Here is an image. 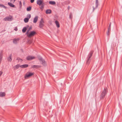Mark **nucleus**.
Returning <instances> with one entry per match:
<instances>
[{
	"label": "nucleus",
	"mask_w": 122,
	"mask_h": 122,
	"mask_svg": "<svg viewBox=\"0 0 122 122\" xmlns=\"http://www.w3.org/2000/svg\"><path fill=\"white\" fill-rule=\"evenodd\" d=\"M38 19V16H36L34 19L33 22L34 23H36Z\"/></svg>",
	"instance_id": "2eb2a0df"
},
{
	"label": "nucleus",
	"mask_w": 122,
	"mask_h": 122,
	"mask_svg": "<svg viewBox=\"0 0 122 122\" xmlns=\"http://www.w3.org/2000/svg\"><path fill=\"white\" fill-rule=\"evenodd\" d=\"M12 16L11 15H10L9 16H7L4 18V20L5 21H11L13 19Z\"/></svg>",
	"instance_id": "39448f33"
},
{
	"label": "nucleus",
	"mask_w": 122,
	"mask_h": 122,
	"mask_svg": "<svg viewBox=\"0 0 122 122\" xmlns=\"http://www.w3.org/2000/svg\"><path fill=\"white\" fill-rule=\"evenodd\" d=\"M49 3L51 5H55L56 4V3L55 1H49Z\"/></svg>",
	"instance_id": "412c9836"
},
{
	"label": "nucleus",
	"mask_w": 122,
	"mask_h": 122,
	"mask_svg": "<svg viewBox=\"0 0 122 122\" xmlns=\"http://www.w3.org/2000/svg\"><path fill=\"white\" fill-rule=\"evenodd\" d=\"M32 28V27L31 26L30 27L29 29L27 30V32L26 33V34H28L30 30H31Z\"/></svg>",
	"instance_id": "a878e982"
},
{
	"label": "nucleus",
	"mask_w": 122,
	"mask_h": 122,
	"mask_svg": "<svg viewBox=\"0 0 122 122\" xmlns=\"http://www.w3.org/2000/svg\"><path fill=\"white\" fill-rule=\"evenodd\" d=\"M73 16L72 14L71 13L70 14L69 16V18L71 20H72V18Z\"/></svg>",
	"instance_id": "c85d7f7f"
},
{
	"label": "nucleus",
	"mask_w": 122,
	"mask_h": 122,
	"mask_svg": "<svg viewBox=\"0 0 122 122\" xmlns=\"http://www.w3.org/2000/svg\"><path fill=\"white\" fill-rule=\"evenodd\" d=\"M0 7H3L4 8H5V9H6L7 7H6V6H4V5L2 4H0Z\"/></svg>",
	"instance_id": "cd10ccee"
},
{
	"label": "nucleus",
	"mask_w": 122,
	"mask_h": 122,
	"mask_svg": "<svg viewBox=\"0 0 122 122\" xmlns=\"http://www.w3.org/2000/svg\"><path fill=\"white\" fill-rule=\"evenodd\" d=\"M5 95V93L4 92H0V97H3Z\"/></svg>",
	"instance_id": "a211bd4d"
},
{
	"label": "nucleus",
	"mask_w": 122,
	"mask_h": 122,
	"mask_svg": "<svg viewBox=\"0 0 122 122\" xmlns=\"http://www.w3.org/2000/svg\"><path fill=\"white\" fill-rule=\"evenodd\" d=\"M29 26L28 25H27V27H24L22 30V31L23 33H24L26 31L27 28H28Z\"/></svg>",
	"instance_id": "dca6fc26"
},
{
	"label": "nucleus",
	"mask_w": 122,
	"mask_h": 122,
	"mask_svg": "<svg viewBox=\"0 0 122 122\" xmlns=\"http://www.w3.org/2000/svg\"><path fill=\"white\" fill-rule=\"evenodd\" d=\"M44 22L43 18H41L39 23V27L42 28L44 25Z\"/></svg>",
	"instance_id": "423d86ee"
},
{
	"label": "nucleus",
	"mask_w": 122,
	"mask_h": 122,
	"mask_svg": "<svg viewBox=\"0 0 122 122\" xmlns=\"http://www.w3.org/2000/svg\"><path fill=\"white\" fill-rule=\"evenodd\" d=\"M35 58V57L34 56H28L26 58V59L30 61L32 60Z\"/></svg>",
	"instance_id": "f8f14e48"
},
{
	"label": "nucleus",
	"mask_w": 122,
	"mask_h": 122,
	"mask_svg": "<svg viewBox=\"0 0 122 122\" xmlns=\"http://www.w3.org/2000/svg\"><path fill=\"white\" fill-rule=\"evenodd\" d=\"M70 6H68V10H69V8H70Z\"/></svg>",
	"instance_id": "ea45409f"
},
{
	"label": "nucleus",
	"mask_w": 122,
	"mask_h": 122,
	"mask_svg": "<svg viewBox=\"0 0 122 122\" xmlns=\"http://www.w3.org/2000/svg\"><path fill=\"white\" fill-rule=\"evenodd\" d=\"M34 73L30 72H28L25 76L24 77L25 79L28 78L31 76L34 75Z\"/></svg>",
	"instance_id": "7ed1b4c3"
},
{
	"label": "nucleus",
	"mask_w": 122,
	"mask_h": 122,
	"mask_svg": "<svg viewBox=\"0 0 122 122\" xmlns=\"http://www.w3.org/2000/svg\"><path fill=\"white\" fill-rule=\"evenodd\" d=\"M36 2L37 4L39 6H40L43 4H44V3L43 2V1L41 0H37Z\"/></svg>",
	"instance_id": "1a4fd4ad"
},
{
	"label": "nucleus",
	"mask_w": 122,
	"mask_h": 122,
	"mask_svg": "<svg viewBox=\"0 0 122 122\" xmlns=\"http://www.w3.org/2000/svg\"><path fill=\"white\" fill-rule=\"evenodd\" d=\"M3 51L1 50L0 51V64L2 58Z\"/></svg>",
	"instance_id": "ddd939ff"
},
{
	"label": "nucleus",
	"mask_w": 122,
	"mask_h": 122,
	"mask_svg": "<svg viewBox=\"0 0 122 122\" xmlns=\"http://www.w3.org/2000/svg\"><path fill=\"white\" fill-rule=\"evenodd\" d=\"M93 52V51H91L90 52L88 55L87 58L91 59V57L92 56V55Z\"/></svg>",
	"instance_id": "9b49d317"
},
{
	"label": "nucleus",
	"mask_w": 122,
	"mask_h": 122,
	"mask_svg": "<svg viewBox=\"0 0 122 122\" xmlns=\"http://www.w3.org/2000/svg\"><path fill=\"white\" fill-rule=\"evenodd\" d=\"M37 58L41 63L44 66H46V62L44 59H43L42 57L39 56H37Z\"/></svg>",
	"instance_id": "f257e3e1"
},
{
	"label": "nucleus",
	"mask_w": 122,
	"mask_h": 122,
	"mask_svg": "<svg viewBox=\"0 0 122 122\" xmlns=\"http://www.w3.org/2000/svg\"><path fill=\"white\" fill-rule=\"evenodd\" d=\"M91 60V59L87 58L86 62V64L88 65H89L90 62Z\"/></svg>",
	"instance_id": "f3484780"
},
{
	"label": "nucleus",
	"mask_w": 122,
	"mask_h": 122,
	"mask_svg": "<svg viewBox=\"0 0 122 122\" xmlns=\"http://www.w3.org/2000/svg\"><path fill=\"white\" fill-rule=\"evenodd\" d=\"M14 30L16 31H17L18 30V29H17V27H15V28L14 29Z\"/></svg>",
	"instance_id": "f704fd0d"
},
{
	"label": "nucleus",
	"mask_w": 122,
	"mask_h": 122,
	"mask_svg": "<svg viewBox=\"0 0 122 122\" xmlns=\"http://www.w3.org/2000/svg\"><path fill=\"white\" fill-rule=\"evenodd\" d=\"M11 56L12 54H11L8 58V60L10 61H11L12 60Z\"/></svg>",
	"instance_id": "5701e85b"
},
{
	"label": "nucleus",
	"mask_w": 122,
	"mask_h": 122,
	"mask_svg": "<svg viewBox=\"0 0 122 122\" xmlns=\"http://www.w3.org/2000/svg\"><path fill=\"white\" fill-rule=\"evenodd\" d=\"M31 15L30 14H28L27 15V18H28L29 19L31 17Z\"/></svg>",
	"instance_id": "2f4dec72"
},
{
	"label": "nucleus",
	"mask_w": 122,
	"mask_h": 122,
	"mask_svg": "<svg viewBox=\"0 0 122 122\" xmlns=\"http://www.w3.org/2000/svg\"><path fill=\"white\" fill-rule=\"evenodd\" d=\"M36 34V32L34 31H32L29 32L28 34H26L27 35V36L29 38H30L32 36H33L34 35Z\"/></svg>",
	"instance_id": "20e7f679"
},
{
	"label": "nucleus",
	"mask_w": 122,
	"mask_h": 122,
	"mask_svg": "<svg viewBox=\"0 0 122 122\" xmlns=\"http://www.w3.org/2000/svg\"><path fill=\"white\" fill-rule=\"evenodd\" d=\"M29 65L28 64H24L20 66V67L22 68H26L28 67Z\"/></svg>",
	"instance_id": "4468645a"
},
{
	"label": "nucleus",
	"mask_w": 122,
	"mask_h": 122,
	"mask_svg": "<svg viewBox=\"0 0 122 122\" xmlns=\"http://www.w3.org/2000/svg\"><path fill=\"white\" fill-rule=\"evenodd\" d=\"M34 1V0H30L31 3H33Z\"/></svg>",
	"instance_id": "58836bf2"
},
{
	"label": "nucleus",
	"mask_w": 122,
	"mask_h": 122,
	"mask_svg": "<svg viewBox=\"0 0 122 122\" xmlns=\"http://www.w3.org/2000/svg\"><path fill=\"white\" fill-rule=\"evenodd\" d=\"M19 40V38H15L13 40V42L14 44H16L18 42Z\"/></svg>",
	"instance_id": "9d476101"
},
{
	"label": "nucleus",
	"mask_w": 122,
	"mask_h": 122,
	"mask_svg": "<svg viewBox=\"0 0 122 122\" xmlns=\"http://www.w3.org/2000/svg\"><path fill=\"white\" fill-rule=\"evenodd\" d=\"M8 5H9V6H10V7H14L15 6V5L13 4L12 3H10V2H8Z\"/></svg>",
	"instance_id": "b1692460"
},
{
	"label": "nucleus",
	"mask_w": 122,
	"mask_h": 122,
	"mask_svg": "<svg viewBox=\"0 0 122 122\" xmlns=\"http://www.w3.org/2000/svg\"><path fill=\"white\" fill-rule=\"evenodd\" d=\"M29 20V19L26 18L24 19V21L25 23H26L28 22Z\"/></svg>",
	"instance_id": "393cba45"
},
{
	"label": "nucleus",
	"mask_w": 122,
	"mask_h": 122,
	"mask_svg": "<svg viewBox=\"0 0 122 122\" xmlns=\"http://www.w3.org/2000/svg\"><path fill=\"white\" fill-rule=\"evenodd\" d=\"M99 2L98 0H95V7L94 6H93V11H94L95 9L97 8Z\"/></svg>",
	"instance_id": "0eeeda50"
},
{
	"label": "nucleus",
	"mask_w": 122,
	"mask_h": 122,
	"mask_svg": "<svg viewBox=\"0 0 122 122\" xmlns=\"http://www.w3.org/2000/svg\"><path fill=\"white\" fill-rule=\"evenodd\" d=\"M15 0H11V2L12 3H14Z\"/></svg>",
	"instance_id": "e433bc0d"
},
{
	"label": "nucleus",
	"mask_w": 122,
	"mask_h": 122,
	"mask_svg": "<svg viewBox=\"0 0 122 122\" xmlns=\"http://www.w3.org/2000/svg\"><path fill=\"white\" fill-rule=\"evenodd\" d=\"M20 66L19 64H17L15 66H14V70H16L18 69L19 67H20Z\"/></svg>",
	"instance_id": "aec40b11"
},
{
	"label": "nucleus",
	"mask_w": 122,
	"mask_h": 122,
	"mask_svg": "<svg viewBox=\"0 0 122 122\" xmlns=\"http://www.w3.org/2000/svg\"><path fill=\"white\" fill-rule=\"evenodd\" d=\"M3 72L2 71H0V76L2 75Z\"/></svg>",
	"instance_id": "4c0bfd02"
},
{
	"label": "nucleus",
	"mask_w": 122,
	"mask_h": 122,
	"mask_svg": "<svg viewBox=\"0 0 122 122\" xmlns=\"http://www.w3.org/2000/svg\"><path fill=\"white\" fill-rule=\"evenodd\" d=\"M110 31H108V32H107V35L108 36H109L110 34H109V32H110Z\"/></svg>",
	"instance_id": "c9c22d12"
},
{
	"label": "nucleus",
	"mask_w": 122,
	"mask_h": 122,
	"mask_svg": "<svg viewBox=\"0 0 122 122\" xmlns=\"http://www.w3.org/2000/svg\"><path fill=\"white\" fill-rule=\"evenodd\" d=\"M108 30V31H111V23H110L109 26Z\"/></svg>",
	"instance_id": "473e14b6"
},
{
	"label": "nucleus",
	"mask_w": 122,
	"mask_h": 122,
	"mask_svg": "<svg viewBox=\"0 0 122 122\" xmlns=\"http://www.w3.org/2000/svg\"><path fill=\"white\" fill-rule=\"evenodd\" d=\"M31 9V7L30 6L29 7H27V11H30Z\"/></svg>",
	"instance_id": "bb28decb"
},
{
	"label": "nucleus",
	"mask_w": 122,
	"mask_h": 122,
	"mask_svg": "<svg viewBox=\"0 0 122 122\" xmlns=\"http://www.w3.org/2000/svg\"><path fill=\"white\" fill-rule=\"evenodd\" d=\"M16 60H18L19 61H20V62H21L23 61V60L22 59L19 57H17Z\"/></svg>",
	"instance_id": "7c9ffc66"
},
{
	"label": "nucleus",
	"mask_w": 122,
	"mask_h": 122,
	"mask_svg": "<svg viewBox=\"0 0 122 122\" xmlns=\"http://www.w3.org/2000/svg\"><path fill=\"white\" fill-rule=\"evenodd\" d=\"M107 89L104 88L103 91L101 95L100 98L101 99H103L105 97L106 94L107 93Z\"/></svg>",
	"instance_id": "f03ea898"
},
{
	"label": "nucleus",
	"mask_w": 122,
	"mask_h": 122,
	"mask_svg": "<svg viewBox=\"0 0 122 122\" xmlns=\"http://www.w3.org/2000/svg\"><path fill=\"white\" fill-rule=\"evenodd\" d=\"M44 4H43L42 5H41L40 6V9H42L44 8Z\"/></svg>",
	"instance_id": "c756f323"
},
{
	"label": "nucleus",
	"mask_w": 122,
	"mask_h": 122,
	"mask_svg": "<svg viewBox=\"0 0 122 122\" xmlns=\"http://www.w3.org/2000/svg\"><path fill=\"white\" fill-rule=\"evenodd\" d=\"M41 67V66L33 65L31 66V68L37 69L40 68Z\"/></svg>",
	"instance_id": "6e6552de"
},
{
	"label": "nucleus",
	"mask_w": 122,
	"mask_h": 122,
	"mask_svg": "<svg viewBox=\"0 0 122 122\" xmlns=\"http://www.w3.org/2000/svg\"><path fill=\"white\" fill-rule=\"evenodd\" d=\"M19 5L20 6V7H21L22 6V3L21 1H19Z\"/></svg>",
	"instance_id": "72a5a7b5"
},
{
	"label": "nucleus",
	"mask_w": 122,
	"mask_h": 122,
	"mask_svg": "<svg viewBox=\"0 0 122 122\" xmlns=\"http://www.w3.org/2000/svg\"><path fill=\"white\" fill-rule=\"evenodd\" d=\"M46 12L47 14H50L51 13V10L50 9H47L46 10Z\"/></svg>",
	"instance_id": "6ab92c4d"
},
{
	"label": "nucleus",
	"mask_w": 122,
	"mask_h": 122,
	"mask_svg": "<svg viewBox=\"0 0 122 122\" xmlns=\"http://www.w3.org/2000/svg\"><path fill=\"white\" fill-rule=\"evenodd\" d=\"M55 23L57 27L58 28L59 27H60V25L58 22L57 20H56L55 21Z\"/></svg>",
	"instance_id": "4be33fe9"
}]
</instances>
